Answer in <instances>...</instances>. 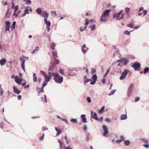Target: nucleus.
I'll use <instances>...</instances> for the list:
<instances>
[{
	"mask_svg": "<svg viewBox=\"0 0 149 149\" xmlns=\"http://www.w3.org/2000/svg\"><path fill=\"white\" fill-rule=\"evenodd\" d=\"M110 11L111 10H107L103 13L100 17L101 22H105L107 20L109 17V13Z\"/></svg>",
	"mask_w": 149,
	"mask_h": 149,
	"instance_id": "f257e3e1",
	"label": "nucleus"
},
{
	"mask_svg": "<svg viewBox=\"0 0 149 149\" xmlns=\"http://www.w3.org/2000/svg\"><path fill=\"white\" fill-rule=\"evenodd\" d=\"M53 75L54 77V79L56 82L61 84L63 82V77H61L59 74L54 73Z\"/></svg>",
	"mask_w": 149,
	"mask_h": 149,
	"instance_id": "f03ea898",
	"label": "nucleus"
},
{
	"mask_svg": "<svg viewBox=\"0 0 149 149\" xmlns=\"http://www.w3.org/2000/svg\"><path fill=\"white\" fill-rule=\"evenodd\" d=\"M129 62L128 60H127L124 57L121 59L120 60H118L116 62H114L113 64H116L117 63H118V65H126L128 64Z\"/></svg>",
	"mask_w": 149,
	"mask_h": 149,
	"instance_id": "7ed1b4c3",
	"label": "nucleus"
},
{
	"mask_svg": "<svg viewBox=\"0 0 149 149\" xmlns=\"http://www.w3.org/2000/svg\"><path fill=\"white\" fill-rule=\"evenodd\" d=\"M123 10L120 11L118 13L115 14L113 16L114 18H116L118 20H120L123 18L124 14L123 13Z\"/></svg>",
	"mask_w": 149,
	"mask_h": 149,
	"instance_id": "20e7f679",
	"label": "nucleus"
},
{
	"mask_svg": "<svg viewBox=\"0 0 149 149\" xmlns=\"http://www.w3.org/2000/svg\"><path fill=\"white\" fill-rule=\"evenodd\" d=\"M130 72V70H125L122 73L121 76H120V80L124 79L127 75V74Z\"/></svg>",
	"mask_w": 149,
	"mask_h": 149,
	"instance_id": "39448f33",
	"label": "nucleus"
},
{
	"mask_svg": "<svg viewBox=\"0 0 149 149\" xmlns=\"http://www.w3.org/2000/svg\"><path fill=\"white\" fill-rule=\"evenodd\" d=\"M45 23L47 25L46 29L48 32H49L50 31V26L51 25V23L47 20L44 21Z\"/></svg>",
	"mask_w": 149,
	"mask_h": 149,
	"instance_id": "423d86ee",
	"label": "nucleus"
},
{
	"mask_svg": "<svg viewBox=\"0 0 149 149\" xmlns=\"http://www.w3.org/2000/svg\"><path fill=\"white\" fill-rule=\"evenodd\" d=\"M15 82L17 83L19 85L21 84L22 81V79L21 78H19L18 76H16L15 77Z\"/></svg>",
	"mask_w": 149,
	"mask_h": 149,
	"instance_id": "0eeeda50",
	"label": "nucleus"
},
{
	"mask_svg": "<svg viewBox=\"0 0 149 149\" xmlns=\"http://www.w3.org/2000/svg\"><path fill=\"white\" fill-rule=\"evenodd\" d=\"M102 128L104 131V132L103 134V135L104 136H105L108 133V128L105 125H103Z\"/></svg>",
	"mask_w": 149,
	"mask_h": 149,
	"instance_id": "6e6552de",
	"label": "nucleus"
},
{
	"mask_svg": "<svg viewBox=\"0 0 149 149\" xmlns=\"http://www.w3.org/2000/svg\"><path fill=\"white\" fill-rule=\"evenodd\" d=\"M91 117H92L93 118L95 119L96 120H98V116L96 113L94 112L93 111H91Z\"/></svg>",
	"mask_w": 149,
	"mask_h": 149,
	"instance_id": "1a4fd4ad",
	"label": "nucleus"
},
{
	"mask_svg": "<svg viewBox=\"0 0 149 149\" xmlns=\"http://www.w3.org/2000/svg\"><path fill=\"white\" fill-rule=\"evenodd\" d=\"M19 7L17 5H16L15 6V7L14 9V13L13 14V16H15L17 17L18 15V13H16V11L18 9Z\"/></svg>",
	"mask_w": 149,
	"mask_h": 149,
	"instance_id": "9d476101",
	"label": "nucleus"
},
{
	"mask_svg": "<svg viewBox=\"0 0 149 149\" xmlns=\"http://www.w3.org/2000/svg\"><path fill=\"white\" fill-rule=\"evenodd\" d=\"M13 89L14 92L16 94H19L21 92V90H19L17 88L15 87H13Z\"/></svg>",
	"mask_w": 149,
	"mask_h": 149,
	"instance_id": "9b49d317",
	"label": "nucleus"
},
{
	"mask_svg": "<svg viewBox=\"0 0 149 149\" xmlns=\"http://www.w3.org/2000/svg\"><path fill=\"white\" fill-rule=\"evenodd\" d=\"M133 88V84H131L129 87V89L127 91V94L129 95L130 93H131L132 91Z\"/></svg>",
	"mask_w": 149,
	"mask_h": 149,
	"instance_id": "f8f14e48",
	"label": "nucleus"
},
{
	"mask_svg": "<svg viewBox=\"0 0 149 149\" xmlns=\"http://www.w3.org/2000/svg\"><path fill=\"white\" fill-rule=\"evenodd\" d=\"M24 56H22L20 58V60L21 62V65H24V63L25 60L24 59Z\"/></svg>",
	"mask_w": 149,
	"mask_h": 149,
	"instance_id": "ddd939ff",
	"label": "nucleus"
},
{
	"mask_svg": "<svg viewBox=\"0 0 149 149\" xmlns=\"http://www.w3.org/2000/svg\"><path fill=\"white\" fill-rule=\"evenodd\" d=\"M81 117L83 123L86 122V120L85 116V115L82 114L81 116Z\"/></svg>",
	"mask_w": 149,
	"mask_h": 149,
	"instance_id": "4468645a",
	"label": "nucleus"
},
{
	"mask_svg": "<svg viewBox=\"0 0 149 149\" xmlns=\"http://www.w3.org/2000/svg\"><path fill=\"white\" fill-rule=\"evenodd\" d=\"M135 70L139 71L141 70V66H132Z\"/></svg>",
	"mask_w": 149,
	"mask_h": 149,
	"instance_id": "2eb2a0df",
	"label": "nucleus"
},
{
	"mask_svg": "<svg viewBox=\"0 0 149 149\" xmlns=\"http://www.w3.org/2000/svg\"><path fill=\"white\" fill-rule=\"evenodd\" d=\"M6 62V60L5 59H3L0 60V64L1 65H3L5 64Z\"/></svg>",
	"mask_w": 149,
	"mask_h": 149,
	"instance_id": "dca6fc26",
	"label": "nucleus"
},
{
	"mask_svg": "<svg viewBox=\"0 0 149 149\" xmlns=\"http://www.w3.org/2000/svg\"><path fill=\"white\" fill-rule=\"evenodd\" d=\"M33 81L34 82H36L37 81L38 79H37V77L36 76V74L35 73H34L33 74Z\"/></svg>",
	"mask_w": 149,
	"mask_h": 149,
	"instance_id": "f3484780",
	"label": "nucleus"
},
{
	"mask_svg": "<svg viewBox=\"0 0 149 149\" xmlns=\"http://www.w3.org/2000/svg\"><path fill=\"white\" fill-rule=\"evenodd\" d=\"M45 16L44 17V21H45L47 20V19L48 18V16H49V14L48 13H44Z\"/></svg>",
	"mask_w": 149,
	"mask_h": 149,
	"instance_id": "a211bd4d",
	"label": "nucleus"
},
{
	"mask_svg": "<svg viewBox=\"0 0 149 149\" xmlns=\"http://www.w3.org/2000/svg\"><path fill=\"white\" fill-rule=\"evenodd\" d=\"M55 129L57 133V135H59L61 132V130L59 129H57L56 127L55 128Z\"/></svg>",
	"mask_w": 149,
	"mask_h": 149,
	"instance_id": "6ab92c4d",
	"label": "nucleus"
},
{
	"mask_svg": "<svg viewBox=\"0 0 149 149\" xmlns=\"http://www.w3.org/2000/svg\"><path fill=\"white\" fill-rule=\"evenodd\" d=\"M105 108V106H103L102 108L100 110H98V112L99 113H102L104 111Z\"/></svg>",
	"mask_w": 149,
	"mask_h": 149,
	"instance_id": "aec40b11",
	"label": "nucleus"
},
{
	"mask_svg": "<svg viewBox=\"0 0 149 149\" xmlns=\"http://www.w3.org/2000/svg\"><path fill=\"white\" fill-rule=\"evenodd\" d=\"M149 71V68L147 67H146L143 71V73L144 74H146L147 72H148Z\"/></svg>",
	"mask_w": 149,
	"mask_h": 149,
	"instance_id": "412c9836",
	"label": "nucleus"
},
{
	"mask_svg": "<svg viewBox=\"0 0 149 149\" xmlns=\"http://www.w3.org/2000/svg\"><path fill=\"white\" fill-rule=\"evenodd\" d=\"M44 77H45V79L46 80V81H49L50 78L49 76H48L46 75H44Z\"/></svg>",
	"mask_w": 149,
	"mask_h": 149,
	"instance_id": "4be33fe9",
	"label": "nucleus"
},
{
	"mask_svg": "<svg viewBox=\"0 0 149 149\" xmlns=\"http://www.w3.org/2000/svg\"><path fill=\"white\" fill-rule=\"evenodd\" d=\"M127 116L125 114H123L122 115L121 117V120H124L127 118Z\"/></svg>",
	"mask_w": 149,
	"mask_h": 149,
	"instance_id": "5701e85b",
	"label": "nucleus"
},
{
	"mask_svg": "<svg viewBox=\"0 0 149 149\" xmlns=\"http://www.w3.org/2000/svg\"><path fill=\"white\" fill-rule=\"evenodd\" d=\"M84 83H86L89 81H90V79H87L85 76L84 77Z\"/></svg>",
	"mask_w": 149,
	"mask_h": 149,
	"instance_id": "b1692460",
	"label": "nucleus"
},
{
	"mask_svg": "<svg viewBox=\"0 0 149 149\" xmlns=\"http://www.w3.org/2000/svg\"><path fill=\"white\" fill-rule=\"evenodd\" d=\"M141 139L144 142L146 143H148V141L149 140L148 139H146L142 138Z\"/></svg>",
	"mask_w": 149,
	"mask_h": 149,
	"instance_id": "393cba45",
	"label": "nucleus"
},
{
	"mask_svg": "<svg viewBox=\"0 0 149 149\" xmlns=\"http://www.w3.org/2000/svg\"><path fill=\"white\" fill-rule=\"evenodd\" d=\"M59 63V61L58 60L56 59V58H54V64L57 65Z\"/></svg>",
	"mask_w": 149,
	"mask_h": 149,
	"instance_id": "a878e982",
	"label": "nucleus"
},
{
	"mask_svg": "<svg viewBox=\"0 0 149 149\" xmlns=\"http://www.w3.org/2000/svg\"><path fill=\"white\" fill-rule=\"evenodd\" d=\"M36 12L39 14H40L42 11L40 8H38L36 11Z\"/></svg>",
	"mask_w": 149,
	"mask_h": 149,
	"instance_id": "bb28decb",
	"label": "nucleus"
},
{
	"mask_svg": "<svg viewBox=\"0 0 149 149\" xmlns=\"http://www.w3.org/2000/svg\"><path fill=\"white\" fill-rule=\"evenodd\" d=\"M52 54L54 57H56L57 56V53L56 51H53L52 52Z\"/></svg>",
	"mask_w": 149,
	"mask_h": 149,
	"instance_id": "cd10ccee",
	"label": "nucleus"
},
{
	"mask_svg": "<svg viewBox=\"0 0 149 149\" xmlns=\"http://www.w3.org/2000/svg\"><path fill=\"white\" fill-rule=\"evenodd\" d=\"M130 143V141L129 140L125 141L124 144L126 146H128Z\"/></svg>",
	"mask_w": 149,
	"mask_h": 149,
	"instance_id": "c85d7f7f",
	"label": "nucleus"
},
{
	"mask_svg": "<svg viewBox=\"0 0 149 149\" xmlns=\"http://www.w3.org/2000/svg\"><path fill=\"white\" fill-rule=\"evenodd\" d=\"M39 47L38 46H37L36 48L32 51L31 52L32 54H34L35 52V51L37 50H39Z\"/></svg>",
	"mask_w": 149,
	"mask_h": 149,
	"instance_id": "c756f323",
	"label": "nucleus"
},
{
	"mask_svg": "<svg viewBox=\"0 0 149 149\" xmlns=\"http://www.w3.org/2000/svg\"><path fill=\"white\" fill-rule=\"evenodd\" d=\"M55 44L54 42H52V45H51V48L53 50L54 49L55 47Z\"/></svg>",
	"mask_w": 149,
	"mask_h": 149,
	"instance_id": "7c9ffc66",
	"label": "nucleus"
},
{
	"mask_svg": "<svg viewBox=\"0 0 149 149\" xmlns=\"http://www.w3.org/2000/svg\"><path fill=\"white\" fill-rule=\"evenodd\" d=\"M92 78L94 80L96 81L97 79V76L96 74H94L92 77Z\"/></svg>",
	"mask_w": 149,
	"mask_h": 149,
	"instance_id": "2f4dec72",
	"label": "nucleus"
},
{
	"mask_svg": "<svg viewBox=\"0 0 149 149\" xmlns=\"http://www.w3.org/2000/svg\"><path fill=\"white\" fill-rule=\"evenodd\" d=\"M130 10V9L127 7L125 9V10L127 14H128L129 13Z\"/></svg>",
	"mask_w": 149,
	"mask_h": 149,
	"instance_id": "473e14b6",
	"label": "nucleus"
},
{
	"mask_svg": "<svg viewBox=\"0 0 149 149\" xmlns=\"http://www.w3.org/2000/svg\"><path fill=\"white\" fill-rule=\"evenodd\" d=\"M59 72L61 74L63 75L64 74V70L63 69H59Z\"/></svg>",
	"mask_w": 149,
	"mask_h": 149,
	"instance_id": "72a5a7b5",
	"label": "nucleus"
},
{
	"mask_svg": "<svg viewBox=\"0 0 149 149\" xmlns=\"http://www.w3.org/2000/svg\"><path fill=\"white\" fill-rule=\"evenodd\" d=\"M16 24L15 22H14L13 24L11 26V27L12 29H14L15 28V25Z\"/></svg>",
	"mask_w": 149,
	"mask_h": 149,
	"instance_id": "f704fd0d",
	"label": "nucleus"
},
{
	"mask_svg": "<svg viewBox=\"0 0 149 149\" xmlns=\"http://www.w3.org/2000/svg\"><path fill=\"white\" fill-rule=\"evenodd\" d=\"M47 81H44L43 85H42V88H43L47 84Z\"/></svg>",
	"mask_w": 149,
	"mask_h": 149,
	"instance_id": "c9c22d12",
	"label": "nucleus"
},
{
	"mask_svg": "<svg viewBox=\"0 0 149 149\" xmlns=\"http://www.w3.org/2000/svg\"><path fill=\"white\" fill-rule=\"evenodd\" d=\"M5 30L6 33H7V32H8V33H9L10 30L9 26H6L5 28Z\"/></svg>",
	"mask_w": 149,
	"mask_h": 149,
	"instance_id": "e433bc0d",
	"label": "nucleus"
},
{
	"mask_svg": "<svg viewBox=\"0 0 149 149\" xmlns=\"http://www.w3.org/2000/svg\"><path fill=\"white\" fill-rule=\"evenodd\" d=\"M24 1H26V4H30L31 3V1L30 0H24Z\"/></svg>",
	"mask_w": 149,
	"mask_h": 149,
	"instance_id": "4c0bfd02",
	"label": "nucleus"
},
{
	"mask_svg": "<svg viewBox=\"0 0 149 149\" xmlns=\"http://www.w3.org/2000/svg\"><path fill=\"white\" fill-rule=\"evenodd\" d=\"M116 90H113L109 94V96H110L114 94Z\"/></svg>",
	"mask_w": 149,
	"mask_h": 149,
	"instance_id": "58836bf2",
	"label": "nucleus"
},
{
	"mask_svg": "<svg viewBox=\"0 0 149 149\" xmlns=\"http://www.w3.org/2000/svg\"><path fill=\"white\" fill-rule=\"evenodd\" d=\"M86 26H84V27H81L80 28V31L81 32L83 31L84 30L86 29Z\"/></svg>",
	"mask_w": 149,
	"mask_h": 149,
	"instance_id": "ea45409f",
	"label": "nucleus"
},
{
	"mask_svg": "<svg viewBox=\"0 0 149 149\" xmlns=\"http://www.w3.org/2000/svg\"><path fill=\"white\" fill-rule=\"evenodd\" d=\"M6 24V26H9L10 25V22L9 21H7L5 22Z\"/></svg>",
	"mask_w": 149,
	"mask_h": 149,
	"instance_id": "a19ab883",
	"label": "nucleus"
},
{
	"mask_svg": "<svg viewBox=\"0 0 149 149\" xmlns=\"http://www.w3.org/2000/svg\"><path fill=\"white\" fill-rule=\"evenodd\" d=\"M96 26L95 24H93L91 27V30L93 31L95 28Z\"/></svg>",
	"mask_w": 149,
	"mask_h": 149,
	"instance_id": "79ce46f5",
	"label": "nucleus"
},
{
	"mask_svg": "<svg viewBox=\"0 0 149 149\" xmlns=\"http://www.w3.org/2000/svg\"><path fill=\"white\" fill-rule=\"evenodd\" d=\"M140 98L139 97H136L134 99V101L135 102H137L139 100Z\"/></svg>",
	"mask_w": 149,
	"mask_h": 149,
	"instance_id": "37998d69",
	"label": "nucleus"
},
{
	"mask_svg": "<svg viewBox=\"0 0 149 149\" xmlns=\"http://www.w3.org/2000/svg\"><path fill=\"white\" fill-rule=\"evenodd\" d=\"M133 24L132 23H131L127 25V26L130 28H133Z\"/></svg>",
	"mask_w": 149,
	"mask_h": 149,
	"instance_id": "c03bdc74",
	"label": "nucleus"
},
{
	"mask_svg": "<svg viewBox=\"0 0 149 149\" xmlns=\"http://www.w3.org/2000/svg\"><path fill=\"white\" fill-rule=\"evenodd\" d=\"M24 12L26 14H29V10L27 8H26L24 11Z\"/></svg>",
	"mask_w": 149,
	"mask_h": 149,
	"instance_id": "a18cd8bd",
	"label": "nucleus"
},
{
	"mask_svg": "<svg viewBox=\"0 0 149 149\" xmlns=\"http://www.w3.org/2000/svg\"><path fill=\"white\" fill-rule=\"evenodd\" d=\"M133 65H141V64L140 63L137 62H135Z\"/></svg>",
	"mask_w": 149,
	"mask_h": 149,
	"instance_id": "49530a36",
	"label": "nucleus"
},
{
	"mask_svg": "<svg viewBox=\"0 0 149 149\" xmlns=\"http://www.w3.org/2000/svg\"><path fill=\"white\" fill-rule=\"evenodd\" d=\"M86 100H87L88 101V102H91V99H90V98L88 97H87V99H86Z\"/></svg>",
	"mask_w": 149,
	"mask_h": 149,
	"instance_id": "de8ad7c7",
	"label": "nucleus"
},
{
	"mask_svg": "<svg viewBox=\"0 0 149 149\" xmlns=\"http://www.w3.org/2000/svg\"><path fill=\"white\" fill-rule=\"evenodd\" d=\"M71 121L73 123H76L77 122V120L76 119H72L71 120Z\"/></svg>",
	"mask_w": 149,
	"mask_h": 149,
	"instance_id": "09e8293b",
	"label": "nucleus"
},
{
	"mask_svg": "<svg viewBox=\"0 0 149 149\" xmlns=\"http://www.w3.org/2000/svg\"><path fill=\"white\" fill-rule=\"evenodd\" d=\"M147 13V10H143V15L144 16L146 15Z\"/></svg>",
	"mask_w": 149,
	"mask_h": 149,
	"instance_id": "8fccbe9b",
	"label": "nucleus"
},
{
	"mask_svg": "<svg viewBox=\"0 0 149 149\" xmlns=\"http://www.w3.org/2000/svg\"><path fill=\"white\" fill-rule=\"evenodd\" d=\"M130 32H129L127 31H125V34H126L127 35H129Z\"/></svg>",
	"mask_w": 149,
	"mask_h": 149,
	"instance_id": "3c124183",
	"label": "nucleus"
},
{
	"mask_svg": "<svg viewBox=\"0 0 149 149\" xmlns=\"http://www.w3.org/2000/svg\"><path fill=\"white\" fill-rule=\"evenodd\" d=\"M85 21L86 22V23H85V25H87L88 24V19L87 18L85 20Z\"/></svg>",
	"mask_w": 149,
	"mask_h": 149,
	"instance_id": "603ef678",
	"label": "nucleus"
},
{
	"mask_svg": "<svg viewBox=\"0 0 149 149\" xmlns=\"http://www.w3.org/2000/svg\"><path fill=\"white\" fill-rule=\"evenodd\" d=\"M81 50L82 52L84 54L86 53L87 52V50L84 49V48H81Z\"/></svg>",
	"mask_w": 149,
	"mask_h": 149,
	"instance_id": "864d4df0",
	"label": "nucleus"
},
{
	"mask_svg": "<svg viewBox=\"0 0 149 149\" xmlns=\"http://www.w3.org/2000/svg\"><path fill=\"white\" fill-rule=\"evenodd\" d=\"M143 146L146 148H149V145L148 144H144L143 145Z\"/></svg>",
	"mask_w": 149,
	"mask_h": 149,
	"instance_id": "5fc2aeb1",
	"label": "nucleus"
},
{
	"mask_svg": "<svg viewBox=\"0 0 149 149\" xmlns=\"http://www.w3.org/2000/svg\"><path fill=\"white\" fill-rule=\"evenodd\" d=\"M57 117L58 118L60 119H61L62 120H64V121H66V122L67 121V120L66 119H63V118H60L59 116H57Z\"/></svg>",
	"mask_w": 149,
	"mask_h": 149,
	"instance_id": "6e6d98bb",
	"label": "nucleus"
},
{
	"mask_svg": "<svg viewBox=\"0 0 149 149\" xmlns=\"http://www.w3.org/2000/svg\"><path fill=\"white\" fill-rule=\"evenodd\" d=\"M48 130L47 128L46 127H44L42 128V130L43 131H45Z\"/></svg>",
	"mask_w": 149,
	"mask_h": 149,
	"instance_id": "4d7b16f0",
	"label": "nucleus"
},
{
	"mask_svg": "<svg viewBox=\"0 0 149 149\" xmlns=\"http://www.w3.org/2000/svg\"><path fill=\"white\" fill-rule=\"evenodd\" d=\"M123 140H122V139H120V140H116V142L117 143H119L121 142Z\"/></svg>",
	"mask_w": 149,
	"mask_h": 149,
	"instance_id": "13d9d810",
	"label": "nucleus"
},
{
	"mask_svg": "<svg viewBox=\"0 0 149 149\" xmlns=\"http://www.w3.org/2000/svg\"><path fill=\"white\" fill-rule=\"evenodd\" d=\"M143 7H141L140 8L139 10V12H141L142 11H143Z\"/></svg>",
	"mask_w": 149,
	"mask_h": 149,
	"instance_id": "bf43d9fd",
	"label": "nucleus"
},
{
	"mask_svg": "<svg viewBox=\"0 0 149 149\" xmlns=\"http://www.w3.org/2000/svg\"><path fill=\"white\" fill-rule=\"evenodd\" d=\"M44 134H43V135L42 136H41L40 137L39 139L40 140H42L44 139Z\"/></svg>",
	"mask_w": 149,
	"mask_h": 149,
	"instance_id": "052dcab7",
	"label": "nucleus"
},
{
	"mask_svg": "<svg viewBox=\"0 0 149 149\" xmlns=\"http://www.w3.org/2000/svg\"><path fill=\"white\" fill-rule=\"evenodd\" d=\"M109 69H108L107 71V72H106V73H105V74H104V77H105V76H106L107 75V74H108V73L109 72Z\"/></svg>",
	"mask_w": 149,
	"mask_h": 149,
	"instance_id": "680f3d73",
	"label": "nucleus"
},
{
	"mask_svg": "<svg viewBox=\"0 0 149 149\" xmlns=\"http://www.w3.org/2000/svg\"><path fill=\"white\" fill-rule=\"evenodd\" d=\"M106 121L107 122H109L111 121L110 119L108 118H107L106 119Z\"/></svg>",
	"mask_w": 149,
	"mask_h": 149,
	"instance_id": "e2e57ef3",
	"label": "nucleus"
},
{
	"mask_svg": "<svg viewBox=\"0 0 149 149\" xmlns=\"http://www.w3.org/2000/svg\"><path fill=\"white\" fill-rule=\"evenodd\" d=\"M95 81L93 80V81H92L90 82V84L91 85L94 84L95 83Z\"/></svg>",
	"mask_w": 149,
	"mask_h": 149,
	"instance_id": "0e129e2a",
	"label": "nucleus"
},
{
	"mask_svg": "<svg viewBox=\"0 0 149 149\" xmlns=\"http://www.w3.org/2000/svg\"><path fill=\"white\" fill-rule=\"evenodd\" d=\"M44 97H45L44 101H43L44 102H47V99H46V96L45 95Z\"/></svg>",
	"mask_w": 149,
	"mask_h": 149,
	"instance_id": "69168bd1",
	"label": "nucleus"
},
{
	"mask_svg": "<svg viewBox=\"0 0 149 149\" xmlns=\"http://www.w3.org/2000/svg\"><path fill=\"white\" fill-rule=\"evenodd\" d=\"M105 79H102V82L103 83V84H104L105 83Z\"/></svg>",
	"mask_w": 149,
	"mask_h": 149,
	"instance_id": "338daca9",
	"label": "nucleus"
},
{
	"mask_svg": "<svg viewBox=\"0 0 149 149\" xmlns=\"http://www.w3.org/2000/svg\"><path fill=\"white\" fill-rule=\"evenodd\" d=\"M21 97H22L20 95H18L17 96L18 99L19 100H21Z\"/></svg>",
	"mask_w": 149,
	"mask_h": 149,
	"instance_id": "774afa93",
	"label": "nucleus"
}]
</instances>
